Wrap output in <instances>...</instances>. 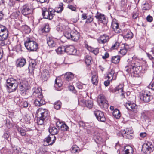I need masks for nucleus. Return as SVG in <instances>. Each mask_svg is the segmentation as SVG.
Here are the masks:
<instances>
[{
  "instance_id": "47",
  "label": "nucleus",
  "mask_w": 154,
  "mask_h": 154,
  "mask_svg": "<svg viewBox=\"0 0 154 154\" xmlns=\"http://www.w3.org/2000/svg\"><path fill=\"white\" fill-rule=\"evenodd\" d=\"M85 103L86 107L89 109L91 108L92 107L93 104L91 100L85 101Z\"/></svg>"
},
{
  "instance_id": "32",
  "label": "nucleus",
  "mask_w": 154,
  "mask_h": 154,
  "mask_svg": "<svg viewBox=\"0 0 154 154\" xmlns=\"http://www.w3.org/2000/svg\"><path fill=\"white\" fill-rule=\"evenodd\" d=\"M109 40V36L106 35H103L100 37V38L98 39V41L100 43H104L108 41Z\"/></svg>"
},
{
  "instance_id": "12",
  "label": "nucleus",
  "mask_w": 154,
  "mask_h": 154,
  "mask_svg": "<svg viewBox=\"0 0 154 154\" xmlns=\"http://www.w3.org/2000/svg\"><path fill=\"white\" fill-rule=\"evenodd\" d=\"M129 48L128 45L122 44L121 47L119 48V51H118L119 56H122L125 55Z\"/></svg>"
},
{
  "instance_id": "57",
  "label": "nucleus",
  "mask_w": 154,
  "mask_h": 154,
  "mask_svg": "<svg viewBox=\"0 0 154 154\" xmlns=\"http://www.w3.org/2000/svg\"><path fill=\"white\" fill-rule=\"evenodd\" d=\"M63 123L60 122H57L56 124V126L57 127V128L59 129L60 128H61V127L62 126V125L63 124Z\"/></svg>"
},
{
  "instance_id": "64",
  "label": "nucleus",
  "mask_w": 154,
  "mask_h": 154,
  "mask_svg": "<svg viewBox=\"0 0 154 154\" xmlns=\"http://www.w3.org/2000/svg\"><path fill=\"white\" fill-rule=\"evenodd\" d=\"M109 57V54L107 52H106L104 54V55L102 56V58L103 59H105L108 57Z\"/></svg>"
},
{
  "instance_id": "11",
  "label": "nucleus",
  "mask_w": 154,
  "mask_h": 154,
  "mask_svg": "<svg viewBox=\"0 0 154 154\" xmlns=\"http://www.w3.org/2000/svg\"><path fill=\"white\" fill-rule=\"evenodd\" d=\"M33 11V8H32L31 6L28 4L24 5L21 10L22 14L25 16L32 14Z\"/></svg>"
},
{
  "instance_id": "40",
  "label": "nucleus",
  "mask_w": 154,
  "mask_h": 154,
  "mask_svg": "<svg viewBox=\"0 0 154 154\" xmlns=\"http://www.w3.org/2000/svg\"><path fill=\"white\" fill-rule=\"evenodd\" d=\"M120 60V57L119 56H115L112 57L111 61L114 63L117 64L119 62Z\"/></svg>"
},
{
  "instance_id": "48",
  "label": "nucleus",
  "mask_w": 154,
  "mask_h": 154,
  "mask_svg": "<svg viewBox=\"0 0 154 154\" xmlns=\"http://www.w3.org/2000/svg\"><path fill=\"white\" fill-rule=\"evenodd\" d=\"M50 30V28H49V25L48 23H46L45 25L44 26L42 29V32H47Z\"/></svg>"
},
{
  "instance_id": "53",
  "label": "nucleus",
  "mask_w": 154,
  "mask_h": 154,
  "mask_svg": "<svg viewBox=\"0 0 154 154\" xmlns=\"http://www.w3.org/2000/svg\"><path fill=\"white\" fill-rule=\"evenodd\" d=\"M46 120L44 119L41 118H38L37 123L38 125H42L44 122V121L45 122Z\"/></svg>"
},
{
  "instance_id": "25",
  "label": "nucleus",
  "mask_w": 154,
  "mask_h": 154,
  "mask_svg": "<svg viewBox=\"0 0 154 154\" xmlns=\"http://www.w3.org/2000/svg\"><path fill=\"white\" fill-rule=\"evenodd\" d=\"M154 150L153 145H142V150L144 152H146L149 151L150 153L152 151Z\"/></svg>"
},
{
  "instance_id": "9",
  "label": "nucleus",
  "mask_w": 154,
  "mask_h": 154,
  "mask_svg": "<svg viewBox=\"0 0 154 154\" xmlns=\"http://www.w3.org/2000/svg\"><path fill=\"white\" fill-rule=\"evenodd\" d=\"M121 133L123 137L128 139H132L134 137L133 131L130 128L121 130Z\"/></svg>"
},
{
  "instance_id": "4",
  "label": "nucleus",
  "mask_w": 154,
  "mask_h": 154,
  "mask_svg": "<svg viewBox=\"0 0 154 154\" xmlns=\"http://www.w3.org/2000/svg\"><path fill=\"white\" fill-rule=\"evenodd\" d=\"M37 118H41L46 120L49 117V112L45 109L40 108L37 111L35 114Z\"/></svg>"
},
{
  "instance_id": "27",
  "label": "nucleus",
  "mask_w": 154,
  "mask_h": 154,
  "mask_svg": "<svg viewBox=\"0 0 154 154\" xmlns=\"http://www.w3.org/2000/svg\"><path fill=\"white\" fill-rule=\"evenodd\" d=\"M69 27L68 26H66L61 23H60L57 26V31L59 32H63L65 36V33L66 31V28Z\"/></svg>"
},
{
  "instance_id": "60",
  "label": "nucleus",
  "mask_w": 154,
  "mask_h": 154,
  "mask_svg": "<svg viewBox=\"0 0 154 154\" xmlns=\"http://www.w3.org/2000/svg\"><path fill=\"white\" fill-rule=\"evenodd\" d=\"M93 20V19L91 17H90L87 19L86 22L87 23H89L91 22Z\"/></svg>"
},
{
  "instance_id": "31",
  "label": "nucleus",
  "mask_w": 154,
  "mask_h": 154,
  "mask_svg": "<svg viewBox=\"0 0 154 154\" xmlns=\"http://www.w3.org/2000/svg\"><path fill=\"white\" fill-rule=\"evenodd\" d=\"M85 47L89 51L92 52L95 55H97L99 53V49L97 48H92L86 44L85 45Z\"/></svg>"
},
{
  "instance_id": "63",
  "label": "nucleus",
  "mask_w": 154,
  "mask_h": 154,
  "mask_svg": "<svg viewBox=\"0 0 154 154\" xmlns=\"http://www.w3.org/2000/svg\"><path fill=\"white\" fill-rule=\"evenodd\" d=\"M112 81L109 80H107L106 81H105L104 82V84L106 86H107L108 85H109L110 84V81Z\"/></svg>"
},
{
  "instance_id": "10",
  "label": "nucleus",
  "mask_w": 154,
  "mask_h": 154,
  "mask_svg": "<svg viewBox=\"0 0 154 154\" xmlns=\"http://www.w3.org/2000/svg\"><path fill=\"white\" fill-rule=\"evenodd\" d=\"M8 35V31L6 27L0 25V41H2L6 39Z\"/></svg>"
},
{
  "instance_id": "50",
  "label": "nucleus",
  "mask_w": 154,
  "mask_h": 154,
  "mask_svg": "<svg viewBox=\"0 0 154 154\" xmlns=\"http://www.w3.org/2000/svg\"><path fill=\"white\" fill-rule=\"evenodd\" d=\"M18 131L20 133L22 136H24L26 134V131L23 129L20 128H17Z\"/></svg>"
},
{
  "instance_id": "38",
  "label": "nucleus",
  "mask_w": 154,
  "mask_h": 154,
  "mask_svg": "<svg viewBox=\"0 0 154 154\" xmlns=\"http://www.w3.org/2000/svg\"><path fill=\"white\" fill-rule=\"evenodd\" d=\"M56 51L58 54H61L66 52L65 51V47L62 46L58 47Z\"/></svg>"
},
{
  "instance_id": "20",
  "label": "nucleus",
  "mask_w": 154,
  "mask_h": 154,
  "mask_svg": "<svg viewBox=\"0 0 154 154\" xmlns=\"http://www.w3.org/2000/svg\"><path fill=\"white\" fill-rule=\"evenodd\" d=\"M95 17L103 23L105 24L106 23V20L104 15L97 12Z\"/></svg>"
},
{
  "instance_id": "61",
  "label": "nucleus",
  "mask_w": 154,
  "mask_h": 154,
  "mask_svg": "<svg viewBox=\"0 0 154 154\" xmlns=\"http://www.w3.org/2000/svg\"><path fill=\"white\" fill-rule=\"evenodd\" d=\"M16 49L17 51H19L21 50V46L20 45H17L16 46Z\"/></svg>"
},
{
  "instance_id": "7",
  "label": "nucleus",
  "mask_w": 154,
  "mask_h": 154,
  "mask_svg": "<svg viewBox=\"0 0 154 154\" xmlns=\"http://www.w3.org/2000/svg\"><path fill=\"white\" fill-rule=\"evenodd\" d=\"M140 98L144 102L148 103L153 98V97L151 95V94L149 91L148 90H145L142 91L141 92Z\"/></svg>"
},
{
  "instance_id": "21",
  "label": "nucleus",
  "mask_w": 154,
  "mask_h": 154,
  "mask_svg": "<svg viewBox=\"0 0 154 154\" xmlns=\"http://www.w3.org/2000/svg\"><path fill=\"white\" fill-rule=\"evenodd\" d=\"M26 60L25 58H18L16 61L17 67H22L26 64Z\"/></svg>"
},
{
  "instance_id": "24",
  "label": "nucleus",
  "mask_w": 154,
  "mask_h": 154,
  "mask_svg": "<svg viewBox=\"0 0 154 154\" xmlns=\"http://www.w3.org/2000/svg\"><path fill=\"white\" fill-rule=\"evenodd\" d=\"M34 102V104L37 106H40L41 105L44 104L45 103L43 97L42 98L40 97H36Z\"/></svg>"
},
{
  "instance_id": "30",
  "label": "nucleus",
  "mask_w": 154,
  "mask_h": 154,
  "mask_svg": "<svg viewBox=\"0 0 154 154\" xmlns=\"http://www.w3.org/2000/svg\"><path fill=\"white\" fill-rule=\"evenodd\" d=\"M49 77V74L48 71L46 69L44 70L42 73L41 78L43 80L45 81L47 80Z\"/></svg>"
},
{
  "instance_id": "54",
  "label": "nucleus",
  "mask_w": 154,
  "mask_h": 154,
  "mask_svg": "<svg viewBox=\"0 0 154 154\" xmlns=\"http://www.w3.org/2000/svg\"><path fill=\"white\" fill-rule=\"evenodd\" d=\"M149 9V5L148 3H145L143 6V9L144 10H148Z\"/></svg>"
},
{
  "instance_id": "41",
  "label": "nucleus",
  "mask_w": 154,
  "mask_h": 154,
  "mask_svg": "<svg viewBox=\"0 0 154 154\" xmlns=\"http://www.w3.org/2000/svg\"><path fill=\"white\" fill-rule=\"evenodd\" d=\"M5 138V141L7 144H10L11 142V139L9 138V134L7 133H5L3 136Z\"/></svg>"
},
{
  "instance_id": "58",
  "label": "nucleus",
  "mask_w": 154,
  "mask_h": 154,
  "mask_svg": "<svg viewBox=\"0 0 154 154\" xmlns=\"http://www.w3.org/2000/svg\"><path fill=\"white\" fill-rule=\"evenodd\" d=\"M146 20L149 22H151L152 21L153 18L152 16L148 15L146 17Z\"/></svg>"
},
{
  "instance_id": "51",
  "label": "nucleus",
  "mask_w": 154,
  "mask_h": 154,
  "mask_svg": "<svg viewBox=\"0 0 154 154\" xmlns=\"http://www.w3.org/2000/svg\"><path fill=\"white\" fill-rule=\"evenodd\" d=\"M68 127L65 123L62 125V126L60 129L61 130L63 131H66L68 129Z\"/></svg>"
},
{
  "instance_id": "29",
  "label": "nucleus",
  "mask_w": 154,
  "mask_h": 154,
  "mask_svg": "<svg viewBox=\"0 0 154 154\" xmlns=\"http://www.w3.org/2000/svg\"><path fill=\"white\" fill-rule=\"evenodd\" d=\"M47 43L48 45L50 47L55 46L56 44L54 39L52 37H48L47 39Z\"/></svg>"
},
{
  "instance_id": "15",
  "label": "nucleus",
  "mask_w": 154,
  "mask_h": 154,
  "mask_svg": "<svg viewBox=\"0 0 154 154\" xmlns=\"http://www.w3.org/2000/svg\"><path fill=\"white\" fill-rule=\"evenodd\" d=\"M65 51L69 55L75 54L77 51L72 45H67L65 47Z\"/></svg>"
},
{
  "instance_id": "34",
  "label": "nucleus",
  "mask_w": 154,
  "mask_h": 154,
  "mask_svg": "<svg viewBox=\"0 0 154 154\" xmlns=\"http://www.w3.org/2000/svg\"><path fill=\"white\" fill-rule=\"evenodd\" d=\"M55 86L56 88H60L62 86V83L61 79L60 78H57L55 81Z\"/></svg>"
},
{
  "instance_id": "37",
  "label": "nucleus",
  "mask_w": 154,
  "mask_h": 154,
  "mask_svg": "<svg viewBox=\"0 0 154 154\" xmlns=\"http://www.w3.org/2000/svg\"><path fill=\"white\" fill-rule=\"evenodd\" d=\"M65 77L67 81H71L74 78V75L71 72H68L66 74Z\"/></svg>"
},
{
  "instance_id": "8",
  "label": "nucleus",
  "mask_w": 154,
  "mask_h": 154,
  "mask_svg": "<svg viewBox=\"0 0 154 154\" xmlns=\"http://www.w3.org/2000/svg\"><path fill=\"white\" fill-rule=\"evenodd\" d=\"M97 101L99 106L101 108L106 109L108 108L107 101L104 95L103 94L99 95L97 97Z\"/></svg>"
},
{
  "instance_id": "35",
  "label": "nucleus",
  "mask_w": 154,
  "mask_h": 154,
  "mask_svg": "<svg viewBox=\"0 0 154 154\" xmlns=\"http://www.w3.org/2000/svg\"><path fill=\"white\" fill-rule=\"evenodd\" d=\"M21 29L23 33L28 34L31 31L30 28L26 25L22 26L21 27Z\"/></svg>"
},
{
  "instance_id": "49",
  "label": "nucleus",
  "mask_w": 154,
  "mask_h": 154,
  "mask_svg": "<svg viewBox=\"0 0 154 154\" xmlns=\"http://www.w3.org/2000/svg\"><path fill=\"white\" fill-rule=\"evenodd\" d=\"M20 90L21 91V94L22 95H24L26 94V91L25 88L23 85H20Z\"/></svg>"
},
{
  "instance_id": "45",
  "label": "nucleus",
  "mask_w": 154,
  "mask_h": 154,
  "mask_svg": "<svg viewBox=\"0 0 154 154\" xmlns=\"http://www.w3.org/2000/svg\"><path fill=\"white\" fill-rule=\"evenodd\" d=\"M61 103L60 101H57L54 104V107L57 110L59 109L61 107Z\"/></svg>"
},
{
  "instance_id": "6",
  "label": "nucleus",
  "mask_w": 154,
  "mask_h": 154,
  "mask_svg": "<svg viewBox=\"0 0 154 154\" xmlns=\"http://www.w3.org/2000/svg\"><path fill=\"white\" fill-rule=\"evenodd\" d=\"M24 45L28 50L32 51H36L38 47L37 44L35 41H32L29 39L25 42Z\"/></svg>"
},
{
  "instance_id": "33",
  "label": "nucleus",
  "mask_w": 154,
  "mask_h": 154,
  "mask_svg": "<svg viewBox=\"0 0 154 154\" xmlns=\"http://www.w3.org/2000/svg\"><path fill=\"white\" fill-rule=\"evenodd\" d=\"M36 64L37 63L35 60H33L31 61L29 64L28 67L29 72H32L33 71Z\"/></svg>"
},
{
  "instance_id": "39",
  "label": "nucleus",
  "mask_w": 154,
  "mask_h": 154,
  "mask_svg": "<svg viewBox=\"0 0 154 154\" xmlns=\"http://www.w3.org/2000/svg\"><path fill=\"white\" fill-rule=\"evenodd\" d=\"M113 116L116 119H119L121 116L119 110L116 109L113 112Z\"/></svg>"
},
{
  "instance_id": "3",
  "label": "nucleus",
  "mask_w": 154,
  "mask_h": 154,
  "mask_svg": "<svg viewBox=\"0 0 154 154\" xmlns=\"http://www.w3.org/2000/svg\"><path fill=\"white\" fill-rule=\"evenodd\" d=\"M66 29L67 31L65 33V37L67 39H71L74 41H76L79 40L80 35L76 30L74 29L71 30L69 27H67Z\"/></svg>"
},
{
  "instance_id": "56",
  "label": "nucleus",
  "mask_w": 154,
  "mask_h": 154,
  "mask_svg": "<svg viewBox=\"0 0 154 154\" xmlns=\"http://www.w3.org/2000/svg\"><path fill=\"white\" fill-rule=\"evenodd\" d=\"M67 7L72 11H75L76 10V8L75 7L70 5H68Z\"/></svg>"
},
{
  "instance_id": "28",
  "label": "nucleus",
  "mask_w": 154,
  "mask_h": 154,
  "mask_svg": "<svg viewBox=\"0 0 154 154\" xmlns=\"http://www.w3.org/2000/svg\"><path fill=\"white\" fill-rule=\"evenodd\" d=\"M87 128V132L88 134H93L94 131V125L92 123L90 124L88 123V125L86 127Z\"/></svg>"
},
{
  "instance_id": "14",
  "label": "nucleus",
  "mask_w": 154,
  "mask_h": 154,
  "mask_svg": "<svg viewBox=\"0 0 154 154\" xmlns=\"http://www.w3.org/2000/svg\"><path fill=\"white\" fill-rule=\"evenodd\" d=\"M33 95L35 97L42 98L43 97L41 88L38 87L34 88L32 90Z\"/></svg>"
},
{
  "instance_id": "26",
  "label": "nucleus",
  "mask_w": 154,
  "mask_h": 154,
  "mask_svg": "<svg viewBox=\"0 0 154 154\" xmlns=\"http://www.w3.org/2000/svg\"><path fill=\"white\" fill-rule=\"evenodd\" d=\"M133 152L132 147L128 145L125 147L123 154H133Z\"/></svg>"
},
{
  "instance_id": "62",
  "label": "nucleus",
  "mask_w": 154,
  "mask_h": 154,
  "mask_svg": "<svg viewBox=\"0 0 154 154\" xmlns=\"http://www.w3.org/2000/svg\"><path fill=\"white\" fill-rule=\"evenodd\" d=\"M69 89L70 90L72 91L74 93H75L76 91L75 90V88L72 85L70 86L69 87Z\"/></svg>"
},
{
  "instance_id": "17",
  "label": "nucleus",
  "mask_w": 154,
  "mask_h": 154,
  "mask_svg": "<svg viewBox=\"0 0 154 154\" xmlns=\"http://www.w3.org/2000/svg\"><path fill=\"white\" fill-rule=\"evenodd\" d=\"M111 27L116 33H119L121 29L119 27V24L116 20H113L111 23Z\"/></svg>"
},
{
  "instance_id": "5",
  "label": "nucleus",
  "mask_w": 154,
  "mask_h": 154,
  "mask_svg": "<svg viewBox=\"0 0 154 154\" xmlns=\"http://www.w3.org/2000/svg\"><path fill=\"white\" fill-rule=\"evenodd\" d=\"M7 87L10 89L9 90L10 92H13L15 91L18 86V84L16 80L13 78H9L6 81Z\"/></svg>"
},
{
  "instance_id": "22",
  "label": "nucleus",
  "mask_w": 154,
  "mask_h": 154,
  "mask_svg": "<svg viewBox=\"0 0 154 154\" xmlns=\"http://www.w3.org/2000/svg\"><path fill=\"white\" fill-rule=\"evenodd\" d=\"M124 37L125 38L131 39L133 37V34L129 29H125L124 31Z\"/></svg>"
},
{
  "instance_id": "36",
  "label": "nucleus",
  "mask_w": 154,
  "mask_h": 154,
  "mask_svg": "<svg viewBox=\"0 0 154 154\" xmlns=\"http://www.w3.org/2000/svg\"><path fill=\"white\" fill-rule=\"evenodd\" d=\"M79 150V148L77 145H73L70 149V151L72 153H77Z\"/></svg>"
},
{
  "instance_id": "16",
  "label": "nucleus",
  "mask_w": 154,
  "mask_h": 154,
  "mask_svg": "<svg viewBox=\"0 0 154 154\" xmlns=\"http://www.w3.org/2000/svg\"><path fill=\"white\" fill-rule=\"evenodd\" d=\"M107 75L108 79L109 80H115L116 79L117 74L113 69L109 70L107 73Z\"/></svg>"
},
{
  "instance_id": "43",
  "label": "nucleus",
  "mask_w": 154,
  "mask_h": 154,
  "mask_svg": "<svg viewBox=\"0 0 154 154\" xmlns=\"http://www.w3.org/2000/svg\"><path fill=\"white\" fill-rule=\"evenodd\" d=\"M91 57L90 56L88 55L86 56L85 59V62L87 65H90L91 64Z\"/></svg>"
},
{
  "instance_id": "18",
  "label": "nucleus",
  "mask_w": 154,
  "mask_h": 154,
  "mask_svg": "<svg viewBox=\"0 0 154 154\" xmlns=\"http://www.w3.org/2000/svg\"><path fill=\"white\" fill-rule=\"evenodd\" d=\"M125 106L127 109L135 112L137 107L135 104L128 101L125 104Z\"/></svg>"
},
{
  "instance_id": "2",
  "label": "nucleus",
  "mask_w": 154,
  "mask_h": 154,
  "mask_svg": "<svg viewBox=\"0 0 154 154\" xmlns=\"http://www.w3.org/2000/svg\"><path fill=\"white\" fill-rule=\"evenodd\" d=\"M59 131V129L54 126L50 127L49 129V131L51 135L46 138L44 139V142H46L47 143L49 144H52L56 140V137L54 135L58 133Z\"/></svg>"
},
{
  "instance_id": "19",
  "label": "nucleus",
  "mask_w": 154,
  "mask_h": 154,
  "mask_svg": "<svg viewBox=\"0 0 154 154\" xmlns=\"http://www.w3.org/2000/svg\"><path fill=\"white\" fill-rule=\"evenodd\" d=\"M111 91L113 93H115L116 94L121 93V95L122 97L124 95L123 85H119L114 89L111 90Z\"/></svg>"
},
{
  "instance_id": "44",
  "label": "nucleus",
  "mask_w": 154,
  "mask_h": 154,
  "mask_svg": "<svg viewBox=\"0 0 154 154\" xmlns=\"http://www.w3.org/2000/svg\"><path fill=\"white\" fill-rule=\"evenodd\" d=\"M97 78L98 77L96 74L92 76L91 81L93 84L96 85H97L98 82Z\"/></svg>"
},
{
  "instance_id": "55",
  "label": "nucleus",
  "mask_w": 154,
  "mask_h": 154,
  "mask_svg": "<svg viewBox=\"0 0 154 154\" xmlns=\"http://www.w3.org/2000/svg\"><path fill=\"white\" fill-rule=\"evenodd\" d=\"M15 4V2L14 0H9L8 5L10 7H13Z\"/></svg>"
},
{
  "instance_id": "59",
  "label": "nucleus",
  "mask_w": 154,
  "mask_h": 154,
  "mask_svg": "<svg viewBox=\"0 0 154 154\" xmlns=\"http://www.w3.org/2000/svg\"><path fill=\"white\" fill-rule=\"evenodd\" d=\"M127 0H121V4L122 7H124L126 5Z\"/></svg>"
},
{
  "instance_id": "52",
  "label": "nucleus",
  "mask_w": 154,
  "mask_h": 154,
  "mask_svg": "<svg viewBox=\"0 0 154 154\" xmlns=\"http://www.w3.org/2000/svg\"><path fill=\"white\" fill-rule=\"evenodd\" d=\"M88 123H85L83 121H80L79 122V125L80 127H85L87 126V125H88Z\"/></svg>"
},
{
  "instance_id": "1",
  "label": "nucleus",
  "mask_w": 154,
  "mask_h": 154,
  "mask_svg": "<svg viewBox=\"0 0 154 154\" xmlns=\"http://www.w3.org/2000/svg\"><path fill=\"white\" fill-rule=\"evenodd\" d=\"M130 57L127 60L128 63L125 66V70L134 76L142 69L141 64L138 62V60L135 59L130 55Z\"/></svg>"
},
{
  "instance_id": "42",
  "label": "nucleus",
  "mask_w": 154,
  "mask_h": 154,
  "mask_svg": "<svg viewBox=\"0 0 154 154\" xmlns=\"http://www.w3.org/2000/svg\"><path fill=\"white\" fill-rule=\"evenodd\" d=\"M63 3H60L59 5V6L55 8V11L57 13L61 12L63 9Z\"/></svg>"
},
{
  "instance_id": "23",
  "label": "nucleus",
  "mask_w": 154,
  "mask_h": 154,
  "mask_svg": "<svg viewBox=\"0 0 154 154\" xmlns=\"http://www.w3.org/2000/svg\"><path fill=\"white\" fill-rule=\"evenodd\" d=\"M42 15L43 18L45 19H52L53 18V15L51 11H45L43 12Z\"/></svg>"
},
{
  "instance_id": "46",
  "label": "nucleus",
  "mask_w": 154,
  "mask_h": 154,
  "mask_svg": "<svg viewBox=\"0 0 154 154\" xmlns=\"http://www.w3.org/2000/svg\"><path fill=\"white\" fill-rule=\"evenodd\" d=\"M121 44L119 43L118 42H116L114 44H113L111 47V49H117V48L119 49L121 47Z\"/></svg>"
},
{
  "instance_id": "13",
  "label": "nucleus",
  "mask_w": 154,
  "mask_h": 154,
  "mask_svg": "<svg viewBox=\"0 0 154 154\" xmlns=\"http://www.w3.org/2000/svg\"><path fill=\"white\" fill-rule=\"evenodd\" d=\"M94 114L98 121L101 122L105 121L106 119L103 112L100 110H97L94 111Z\"/></svg>"
}]
</instances>
